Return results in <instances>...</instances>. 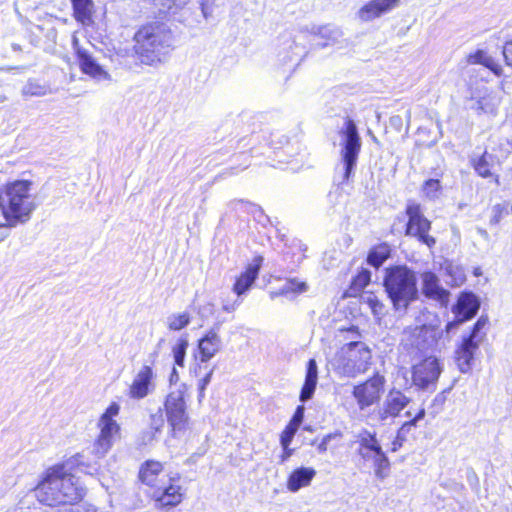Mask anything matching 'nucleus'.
Masks as SVG:
<instances>
[{
	"mask_svg": "<svg viewBox=\"0 0 512 512\" xmlns=\"http://www.w3.org/2000/svg\"><path fill=\"white\" fill-rule=\"evenodd\" d=\"M34 495L40 503L48 506L72 505L84 496V490L66 465L50 467L34 489Z\"/></svg>",
	"mask_w": 512,
	"mask_h": 512,
	"instance_id": "obj_1",
	"label": "nucleus"
},
{
	"mask_svg": "<svg viewBox=\"0 0 512 512\" xmlns=\"http://www.w3.org/2000/svg\"><path fill=\"white\" fill-rule=\"evenodd\" d=\"M134 52L148 66L163 63L173 49V35L165 23L153 22L140 27L133 38Z\"/></svg>",
	"mask_w": 512,
	"mask_h": 512,
	"instance_id": "obj_2",
	"label": "nucleus"
},
{
	"mask_svg": "<svg viewBox=\"0 0 512 512\" xmlns=\"http://www.w3.org/2000/svg\"><path fill=\"white\" fill-rule=\"evenodd\" d=\"M31 185L28 180H17L7 184L0 192V210L6 220L3 227H16L30 220L36 209L30 194Z\"/></svg>",
	"mask_w": 512,
	"mask_h": 512,
	"instance_id": "obj_3",
	"label": "nucleus"
},
{
	"mask_svg": "<svg viewBox=\"0 0 512 512\" xmlns=\"http://www.w3.org/2000/svg\"><path fill=\"white\" fill-rule=\"evenodd\" d=\"M383 285L396 311L406 312L410 304L418 299L416 273L406 265L387 268Z\"/></svg>",
	"mask_w": 512,
	"mask_h": 512,
	"instance_id": "obj_4",
	"label": "nucleus"
},
{
	"mask_svg": "<svg viewBox=\"0 0 512 512\" xmlns=\"http://www.w3.org/2000/svg\"><path fill=\"white\" fill-rule=\"evenodd\" d=\"M340 135V155L343 165V175L341 184L347 182L353 174L357 159L361 150V138L354 120L346 118L339 131Z\"/></svg>",
	"mask_w": 512,
	"mask_h": 512,
	"instance_id": "obj_5",
	"label": "nucleus"
},
{
	"mask_svg": "<svg viewBox=\"0 0 512 512\" xmlns=\"http://www.w3.org/2000/svg\"><path fill=\"white\" fill-rule=\"evenodd\" d=\"M346 356L338 361L336 370L340 375L354 378L365 373L372 360V351L361 341H352L345 345Z\"/></svg>",
	"mask_w": 512,
	"mask_h": 512,
	"instance_id": "obj_6",
	"label": "nucleus"
},
{
	"mask_svg": "<svg viewBox=\"0 0 512 512\" xmlns=\"http://www.w3.org/2000/svg\"><path fill=\"white\" fill-rule=\"evenodd\" d=\"M186 392V385L180 384L167 395L164 403L167 422L174 436L185 432L188 428L189 415L185 401Z\"/></svg>",
	"mask_w": 512,
	"mask_h": 512,
	"instance_id": "obj_7",
	"label": "nucleus"
},
{
	"mask_svg": "<svg viewBox=\"0 0 512 512\" xmlns=\"http://www.w3.org/2000/svg\"><path fill=\"white\" fill-rule=\"evenodd\" d=\"M408 222L406 224L405 234L415 237L420 243L432 248L436 244L433 236L429 235L431 222L424 216L421 205L415 202H409L406 206Z\"/></svg>",
	"mask_w": 512,
	"mask_h": 512,
	"instance_id": "obj_8",
	"label": "nucleus"
},
{
	"mask_svg": "<svg viewBox=\"0 0 512 512\" xmlns=\"http://www.w3.org/2000/svg\"><path fill=\"white\" fill-rule=\"evenodd\" d=\"M442 373L440 360L433 356H426L422 361L412 367V383L419 390L433 392Z\"/></svg>",
	"mask_w": 512,
	"mask_h": 512,
	"instance_id": "obj_9",
	"label": "nucleus"
},
{
	"mask_svg": "<svg viewBox=\"0 0 512 512\" xmlns=\"http://www.w3.org/2000/svg\"><path fill=\"white\" fill-rule=\"evenodd\" d=\"M385 383V377L377 372L366 381L354 386L352 395L360 410H365L379 402Z\"/></svg>",
	"mask_w": 512,
	"mask_h": 512,
	"instance_id": "obj_10",
	"label": "nucleus"
},
{
	"mask_svg": "<svg viewBox=\"0 0 512 512\" xmlns=\"http://www.w3.org/2000/svg\"><path fill=\"white\" fill-rule=\"evenodd\" d=\"M480 308V301L472 292H463L460 294L457 303L453 306L452 312L454 320L447 323L445 332L449 334L457 330L464 322L472 319Z\"/></svg>",
	"mask_w": 512,
	"mask_h": 512,
	"instance_id": "obj_11",
	"label": "nucleus"
},
{
	"mask_svg": "<svg viewBox=\"0 0 512 512\" xmlns=\"http://www.w3.org/2000/svg\"><path fill=\"white\" fill-rule=\"evenodd\" d=\"M443 337V330L437 326L423 325L417 327L411 335V347L417 351L419 356H429L435 352Z\"/></svg>",
	"mask_w": 512,
	"mask_h": 512,
	"instance_id": "obj_12",
	"label": "nucleus"
},
{
	"mask_svg": "<svg viewBox=\"0 0 512 512\" xmlns=\"http://www.w3.org/2000/svg\"><path fill=\"white\" fill-rule=\"evenodd\" d=\"M151 497L156 508L171 509L182 502V487L175 483L174 478L169 477L167 482L162 481V485L154 489Z\"/></svg>",
	"mask_w": 512,
	"mask_h": 512,
	"instance_id": "obj_13",
	"label": "nucleus"
},
{
	"mask_svg": "<svg viewBox=\"0 0 512 512\" xmlns=\"http://www.w3.org/2000/svg\"><path fill=\"white\" fill-rule=\"evenodd\" d=\"M411 398L405 395L402 391L393 388L391 389L382 406L377 412L378 419L385 422L389 418H396L400 416L401 412L409 405Z\"/></svg>",
	"mask_w": 512,
	"mask_h": 512,
	"instance_id": "obj_14",
	"label": "nucleus"
},
{
	"mask_svg": "<svg viewBox=\"0 0 512 512\" xmlns=\"http://www.w3.org/2000/svg\"><path fill=\"white\" fill-rule=\"evenodd\" d=\"M100 434L93 444L92 453L97 458L104 457L113 446V443L120 432L117 422L98 421Z\"/></svg>",
	"mask_w": 512,
	"mask_h": 512,
	"instance_id": "obj_15",
	"label": "nucleus"
},
{
	"mask_svg": "<svg viewBox=\"0 0 512 512\" xmlns=\"http://www.w3.org/2000/svg\"><path fill=\"white\" fill-rule=\"evenodd\" d=\"M73 46L76 51L77 60L81 71L96 81H109L110 74L99 65L92 55L78 45V39L73 38Z\"/></svg>",
	"mask_w": 512,
	"mask_h": 512,
	"instance_id": "obj_16",
	"label": "nucleus"
},
{
	"mask_svg": "<svg viewBox=\"0 0 512 512\" xmlns=\"http://www.w3.org/2000/svg\"><path fill=\"white\" fill-rule=\"evenodd\" d=\"M422 293L426 298L433 299L441 305H447L450 293L440 285L438 276L431 272L425 271L421 274Z\"/></svg>",
	"mask_w": 512,
	"mask_h": 512,
	"instance_id": "obj_17",
	"label": "nucleus"
},
{
	"mask_svg": "<svg viewBox=\"0 0 512 512\" xmlns=\"http://www.w3.org/2000/svg\"><path fill=\"white\" fill-rule=\"evenodd\" d=\"M356 438V443L359 445L357 453L364 461H372L383 452L375 432L363 429L357 434Z\"/></svg>",
	"mask_w": 512,
	"mask_h": 512,
	"instance_id": "obj_18",
	"label": "nucleus"
},
{
	"mask_svg": "<svg viewBox=\"0 0 512 512\" xmlns=\"http://www.w3.org/2000/svg\"><path fill=\"white\" fill-rule=\"evenodd\" d=\"M219 328L220 326L216 325L198 340L201 362H208L221 350L222 340L219 335Z\"/></svg>",
	"mask_w": 512,
	"mask_h": 512,
	"instance_id": "obj_19",
	"label": "nucleus"
},
{
	"mask_svg": "<svg viewBox=\"0 0 512 512\" xmlns=\"http://www.w3.org/2000/svg\"><path fill=\"white\" fill-rule=\"evenodd\" d=\"M479 341H473L463 337L461 344L456 349V362L462 373L471 371L474 361V355L479 348Z\"/></svg>",
	"mask_w": 512,
	"mask_h": 512,
	"instance_id": "obj_20",
	"label": "nucleus"
},
{
	"mask_svg": "<svg viewBox=\"0 0 512 512\" xmlns=\"http://www.w3.org/2000/svg\"><path fill=\"white\" fill-rule=\"evenodd\" d=\"M400 0H371L358 12L363 21H371L396 8Z\"/></svg>",
	"mask_w": 512,
	"mask_h": 512,
	"instance_id": "obj_21",
	"label": "nucleus"
},
{
	"mask_svg": "<svg viewBox=\"0 0 512 512\" xmlns=\"http://www.w3.org/2000/svg\"><path fill=\"white\" fill-rule=\"evenodd\" d=\"M263 263L262 256H256L252 263H250L246 270L237 278L233 291L238 295L244 294L253 285L258 277L259 270Z\"/></svg>",
	"mask_w": 512,
	"mask_h": 512,
	"instance_id": "obj_22",
	"label": "nucleus"
},
{
	"mask_svg": "<svg viewBox=\"0 0 512 512\" xmlns=\"http://www.w3.org/2000/svg\"><path fill=\"white\" fill-rule=\"evenodd\" d=\"M153 370L150 366H143L135 376L129 388V396L133 399H143L150 392Z\"/></svg>",
	"mask_w": 512,
	"mask_h": 512,
	"instance_id": "obj_23",
	"label": "nucleus"
},
{
	"mask_svg": "<svg viewBox=\"0 0 512 512\" xmlns=\"http://www.w3.org/2000/svg\"><path fill=\"white\" fill-rule=\"evenodd\" d=\"M73 9V17L83 27H89L94 24V2L93 0H70Z\"/></svg>",
	"mask_w": 512,
	"mask_h": 512,
	"instance_id": "obj_24",
	"label": "nucleus"
},
{
	"mask_svg": "<svg viewBox=\"0 0 512 512\" xmlns=\"http://www.w3.org/2000/svg\"><path fill=\"white\" fill-rule=\"evenodd\" d=\"M316 475V470L311 467H300L295 469L289 476L287 488L291 492H297L308 486Z\"/></svg>",
	"mask_w": 512,
	"mask_h": 512,
	"instance_id": "obj_25",
	"label": "nucleus"
},
{
	"mask_svg": "<svg viewBox=\"0 0 512 512\" xmlns=\"http://www.w3.org/2000/svg\"><path fill=\"white\" fill-rule=\"evenodd\" d=\"M162 472L163 464L161 462L155 460H147L140 467L139 479L143 484L155 489L159 486L157 481L159 475H161Z\"/></svg>",
	"mask_w": 512,
	"mask_h": 512,
	"instance_id": "obj_26",
	"label": "nucleus"
},
{
	"mask_svg": "<svg viewBox=\"0 0 512 512\" xmlns=\"http://www.w3.org/2000/svg\"><path fill=\"white\" fill-rule=\"evenodd\" d=\"M318 380V367L314 359L307 363L305 382L300 392V401L306 402L314 395Z\"/></svg>",
	"mask_w": 512,
	"mask_h": 512,
	"instance_id": "obj_27",
	"label": "nucleus"
},
{
	"mask_svg": "<svg viewBox=\"0 0 512 512\" xmlns=\"http://www.w3.org/2000/svg\"><path fill=\"white\" fill-rule=\"evenodd\" d=\"M318 380V367L314 359L307 363L305 382L300 392V401L306 402L314 395Z\"/></svg>",
	"mask_w": 512,
	"mask_h": 512,
	"instance_id": "obj_28",
	"label": "nucleus"
},
{
	"mask_svg": "<svg viewBox=\"0 0 512 512\" xmlns=\"http://www.w3.org/2000/svg\"><path fill=\"white\" fill-rule=\"evenodd\" d=\"M495 160H496V156L485 151L479 157L471 158V164H472L475 172L479 176H481L483 178H488V177L493 176V173L491 170L494 167Z\"/></svg>",
	"mask_w": 512,
	"mask_h": 512,
	"instance_id": "obj_29",
	"label": "nucleus"
},
{
	"mask_svg": "<svg viewBox=\"0 0 512 512\" xmlns=\"http://www.w3.org/2000/svg\"><path fill=\"white\" fill-rule=\"evenodd\" d=\"M468 64H481L490 69L495 75L500 76L502 74L501 66L485 51L477 50L467 56Z\"/></svg>",
	"mask_w": 512,
	"mask_h": 512,
	"instance_id": "obj_30",
	"label": "nucleus"
},
{
	"mask_svg": "<svg viewBox=\"0 0 512 512\" xmlns=\"http://www.w3.org/2000/svg\"><path fill=\"white\" fill-rule=\"evenodd\" d=\"M499 105V99L493 92H486L483 96L475 100L471 106L478 113L495 114Z\"/></svg>",
	"mask_w": 512,
	"mask_h": 512,
	"instance_id": "obj_31",
	"label": "nucleus"
},
{
	"mask_svg": "<svg viewBox=\"0 0 512 512\" xmlns=\"http://www.w3.org/2000/svg\"><path fill=\"white\" fill-rule=\"evenodd\" d=\"M52 90L50 85L36 79H29L21 89V95L25 98L28 97H43L51 94Z\"/></svg>",
	"mask_w": 512,
	"mask_h": 512,
	"instance_id": "obj_32",
	"label": "nucleus"
},
{
	"mask_svg": "<svg viewBox=\"0 0 512 512\" xmlns=\"http://www.w3.org/2000/svg\"><path fill=\"white\" fill-rule=\"evenodd\" d=\"M307 290L308 285L305 281H300L296 278H290L282 285L276 294L293 298L306 292Z\"/></svg>",
	"mask_w": 512,
	"mask_h": 512,
	"instance_id": "obj_33",
	"label": "nucleus"
},
{
	"mask_svg": "<svg viewBox=\"0 0 512 512\" xmlns=\"http://www.w3.org/2000/svg\"><path fill=\"white\" fill-rule=\"evenodd\" d=\"M390 256V248L387 244H380L373 247L367 257L369 265L379 268Z\"/></svg>",
	"mask_w": 512,
	"mask_h": 512,
	"instance_id": "obj_34",
	"label": "nucleus"
},
{
	"mask_svg": "<svg viewBox=\"0 0 512 512\" xmlns=\"http://www.w3.org/2000/svg\"><path fill=\"white\" fill-rule=\"evenodd\" d=\"M314 33L327 41L323 44V46L338 42L339 39L343 36L342 31L338 27L331 24L318 27L317 31Z\"/></svg>",
	"mask_w": 512,
	"mask_h": 512,
	"instance_id": "obj_35",
	"label": "nucleus"
},
{
	"mask_svg": "<svg viewBox=\"0 0 512 512\" xmlns=\"http://www.w3.org/2000/svg\"><path fill=\"white\" fill-rule=\"evenodd\" d=\"M374 467L375 476L379 479H385L388 476V470L390 468V461L383 451L376 456L372 461Z\"/></svg>",
	"mask_w": 512,
	"mask_h": 512,
	"instance_id": "obj_36",
	"label": "nucleus"
},
{
	"mask_svg": "<svg viewBox=\"0 0 512 512\" xmlns=\"http://www.w3.org/2000/svg\"><path fill=\"white\" fill-rule=\"evenodd\" d=\"M190 315L187 312L171 314L167 317L166 323L170 330L179 331L190 324Z\"/></svg>",
	"mask_w": 512,
	"mask_h": 512,
	"instance_id": "obj_37",
	"label": "nucleus"
},
{
	"mask_svg": "<svg viewBox=\"0 0 512 512\" xmlns=\"http://www.w3.org/2000/svg\"><path fill=\"white\" fill-rule=\"evenodd\" d=\"M442 192V185L438 179H428L422 185V193L429 200L439 198Z\"/></svg>",
	"mask_w": 512,
	"mask_h": 512,
	"instance_id": "obj_38",
	"label": "nucleus"
},
{
	"mask_svg": "<svg viewBox=\"0 0 512 512\" xmlns=\"http://www.w3.org/2000/svg\"><path fill=\"white\" fill-rule=\"evenodd\" d=\"M188 339L186 336L180 337L172 348L173 358L176 365L183 367L185 362L186 350L188 348Z\"/></svg>",
	"mask_w": 512,
	"mask_h": 512,
	"instance_id": "obj_39",
	"label": "nucleus"
},
{
	"mask_svg": "<svg viewBox=\"0 0 512 512\" xmlns=\"http://www.w3.org/2000/svg\"><path fill=\"white\" fill-rule=\"evenodd\" d=\"M426 415V412H425V409L424 408H420L418 410V412L416 413V415L404 422L401 427L398 429L397 433L399 435V438L402 439V437H404L405 439L407 438V435L414 429L417 427V424L419 421H421L422 419H424Z\"/></svg>",
	"mask_w": 512,
	"mask_h": 512,
	"instance_id": "obj_40",
	"label": "nucleus"
},
{
	"mask_svg": "<svg viewBox=\"0 0 512 512\" xmlns=\"http://www.w3.org/2000/svg\"><path fill=\"white\" fill-rule=\"evenodd\" d=\"M364 300L375 316L383 315L384 305L375 295L369 294L364 298Z\"/></svg>",
	"mask_w": 512,
	"mask_h": 512,
	"instance_id": "obj_41",
	"label": "nucleus"
},
{
	"mask_svg": "<svg viewBox=\"0 0 512 512\" xmlns=\"http://www.w3.org/2000/svg\"><path fill=\"white\" fill-rule=\"evenodd\" d=\"M487 323H488L487 317L481 316L474 324L471 333L465 337L468 339H472L473 341H479V343H480L482 340V337L479 335V333L486 326Z\"/></svg>",
	"mask_w": 512,
	"mask_h": 512,
	"instance_id": "obj_42",
	"label": "nucleus"
},
{
	"mask_svg": "<svg viewBox=\"0 0 512 512\" xmlns=\"http://www.w3.org/2000/svg\"><path fill=\"white\" fill-rule=\"evenodd\" d=\"M505 214H507V206L505 204L499 203L494 205L491 209L490 224L497 225Z\"/></svg>",
	"mask_w": 512,
	"mask_h": 512,
	"instance_id": "obj_43",
	"label": "nucleus"
},
{
	"mask_svg": "<svg viewBox=\"0 0 512 512\" xmlns=\"http://www.w3.org/2000/svg\"><path fill=\"white\" fill-rule=\"evenodd\" d=\"M297 430L298 428L290 423L286 426L280 437V443L282 448H287V446L291 444Z\"/></svg>",
	"mask_w": 512,
	"mask_h": 512,
	"instance_id": "obj_44",
	"label": "nucleus"
},
{
	"mask_svg": "<svg viewBox=\"0 0 512 512\" xmlns=\"http://www.w3.org/2000/svg\"><path fill=\"white\" fill-rule=\"evenodd\" d=\"M371 281V272L369 270H362L353 280V286L357 289H363Z\"/></svg>",
	"mask_w": 512,
	"mask_h": 512,
	"instance_id": "obj_45",
	"label": "nucleus"
},
{
	"mask_svg": "<svg viewBox=\"0 0 512 512\" xmlns=\"http://www.w3.org/2000/svg\"><path fill=\"white\" fill-rule=\"evenodd\" d=\"M164 423H165V420H164L163 411L161 408H159L157 410V412L152 414L150 417V427L155 432H159L162 429V427L164 426Z\"/></svg>",
	"mask_w": 512,
	"mask_h": 512,
	"instance_id": "obj_46",
	"label": "nucleus"
},
{
	"mask_svg": "<svg viewBox=\"0 0 512 512\" xmlns=\"http://www.w3.org/2000/svg\"><path fill=\"white\" fill-rule=\"evenodd\" d=\"M119 406L116 403H112L106 411L101 415L99 421L116 422L113 417L118 415Z\"/></svg>",
	"mask_w": 512,
	"mask_h": 512,
	"instance_id": "obj_47",
	"label": "nucleus"
},
{
	"mask_svg": "<svg viewBox=\"0 0 512 512\" xmlns=\"http://www.w3.org/2000/svg\"><path fill=\"white\" fill-rule=\"evenodd\" d=\"M304 412H305V408L303 405H299L293 416H292V419L290 420V424H292L293 426L299 428V426L301 425V423L303 422V419H304Z\"/></svg>",
	"mask_w": 512,
	"mask_h": 512,
	"instance_id": "obj_48",
	"label": "nucleus"
},
{
	"mask_svg": "<svg viewBox=\"0 0 512 512\" xmlns=\"http://www.w3.org/2000/svg\"><path fill=\"white\" fill-rule=\"evenodd\" d=\"M503 56L506 64L512 67V41L506 42L503 47Z\"/></svg>",
	"mask_w": 512,
	"mask_h": 512,
	"instance_id": "obj_49",
	"label": "nucleus"
},
{
	"mask_svg": "<svg viewBox=\"0 0 512 512\" xmlns=\"http://www.w3.org/2000/svg\"><path fill=\"white\" fill-rule=\"evenodd\" d=\"M201 10L203 16L207 19L212 14V5L210 0H200Z\"/></svg>",
	"mask_w": 512,
	"mask_h": 512,
	"instance_id": "obj_50",
	"label": "nucleus"
},
{
	"mask_svg": "<svg viewBox=\"0 0 512 512\" xmlns=\"http://www.w3.org/2000/svg\"><path fill=\"white\" fill-rule=\"evenodd\" d=\"M333 438V435L332 434H328L326 436H324V438L322 439V441L318 444V451L320 453H325L327 451V447H328V443L330 442V440Z\"/></svg>",
	"mask_w": 512,
	"mask_h": 512,
	"instance_id": "obj_51",
	"label": "nucleus"
},
{
	"mask_svg": "<svg viewBox=\"0 0 512 512\" xmlns=\"http://www.w3.org/2000/svg\"><path fill=\"white\" fill-rule=\"evenodd\" d=\"M213 370L208 372L205 377L199 381L198 390H205L212 378Z\"/></svg>",
	"mask_w": 512,
	"mask_h": 512,
	"instance_id": "obj_52",
	"label": "nucleus"
},
{
	"mask_svg": "<svg viewBox=\"0 0 512 512\" xmlns=\"http://www.w3.org/2000/svg\"><path fill=\"white\" fill-rule=\"evenodd\" d=\"M405 441V438H399V435L397 433L395 439L392 442V451L396 452L398 449H400Z\"/></svg>",
	"mask_w": 512,
	"mask_h": 512,
	"instance_id": "obj_53",
	"label": "nucleus"
},
{
	"mask_svg": "<svg viewBox=\"0 0 512 512\" xmlns=\"http://www.w3.org/2000/svg\"><path fill=\"white\" fill-rule=\"evenodd\" d=\"M293 453V450L289 448V446H287V448H283V453L281 455V462H285L286 460H288L290 458V456L292 455Z\"/></svg>",
	"mask_w": 512,
	"mask_h": 512,
	"instance_id": "obj_54",
	"label": "nucleus"
},
{
	"mask_svg": "<svg viewBox=\"0 0 512 512\" xmlns=\"http://www.w3.org/2000/svg\"><path fill=\"white\" fill-rule=\"evenodd\" d=\"M169 380L170 383H176L179 380V375L175 367L172 369Z\"/></svg>",
	"mask_w": 512,
	"mask_h": 512,
	"instance_id": "obj_55",
	"label": "nucleus"
},
{
	"mask_svg": "<svg viewBox=\"0 0 512 512\" xmlns=\"http://www.w3.org/2000/svg\"><path fill=\"white\" fill-rule=\"evenodd\" d=\"M477 233L482 237L484 238L485 240H488L489 239V234L488 232L483 229V228H477Z\"/></svg>",
	"mask_w": 512,
	"mask_h": 512,
	"instance_id": "obj_56",
	"label": "nucleus"
},
{
	"mask_svg": "<svg viewBox=\"0 0 512 512\" xmlns=\"http://www.w3.org/2000/svg\"><path fill=\"white\" fill-rule=\"evenodd\" d=\"M63 512H90L88 510H85L84 508L82 507H76L74 509L72 508H69V509H65Z\"/></svg>",
	"mask_w": 512,
	"mask_h": 512,
	"instance_id": "obj_57",
	"label": "nucleus"
},
{
	"mask_svg": "<svg viewBox=\"0 0 512 512\" xmlns=\"http://www.w3.org/2000/svg\"><path fill=\"white\" fill-rule=\"evenodd\" d=\"M205 390H199L198 399L201 401L205 397Z\"/></svg>",
	"mask_w": 512,
	"mask_h": 512,
	"instance_id": "obj_58",
	"label": "nucleus"
},
{
	"mask_svg": "<svg viewBox=\"0 0 512 512\" xmlns=\"http://www.w3.org/2000/svg\"><path fill=\"white\" fill-rule=\"evenodd\" d=\"M7 100L6 95L0 93V104L4 103Z\"/></svg>",
	"mask_w": 512,
	"mask_h": 512,
	"instance_id": "obj_59",
	"label": "nucleus"
},
{
	"mask_svg": "<svg viewBox=\"0 0 512 512\" xmlns=\"http://www.w3.org/2000/svg\"><path fill=\"white\" fill-rule=\"evenodd\" d=\"M404 415H405V417H407V418H410V419H412V418H413V417H412V412H411L410 410L406 411Z\"/></svg>",
	"mask_w": 512,
	"mask_h": 512,
	"instance_id": "obj_60",
	"label": "nucleus"
},
{
	"mask_svg": "<svg viewBox=\"0 0 512 512\" xmlns=\"http://www.w3.org/2000/svg\"><path fill=\"white\" fill-rule=\"evenodd\" d=\"M188 2V0H179L178 5H185Z\"/></svg>",
	"mask_w": 512,
	"mask_h": 512,
	"instance_id": "obj_61",
	"label": "nucleus"
},
{
	"mask_svg": "<svg viewBox=\"0 0 512 512\" xmlns=\"http://www.w3.org/2000/svg\"><path fill=\"white\" fill-rule=\"evenodd\" d=\"M79 458H81V455H77L75 462L80 464Z\"/></svg>",
	"mask_w": 512,
	"mask_h": 512,
	"instance_id": "obj_62",
	"label": "nucleus"
},
{
	"mask_svg": "<svg viewBox=\"0 0 512 512\" xmlns=\"http://www.w3.org/2000/svg\"><path fill=\"white\" fill-rule=\"evenodd\" d=\"M350 330H351V331L358 332V328H357V327H352Z\"/></svg>",
	"mask_w": 512,
	"mask_h": 512,
	"instance_id": "obj_63",
	"label": "nucleus"
},
{
	"mask_svg": "<svg viewBox=\"0 0 512 512\" xmlns=\"http://www.w3.org/2000/svg\"><path fill=\"white\" fill-rule=\"evenodd\" d=\"M495 181H496V183H499V177L498 176H496Z\"/></svg>",
	"mask_w": 512,
	"mask_h": 512,
	"instance_id": "obj_64",
	"label": "nucleus"
}]
</instances>
